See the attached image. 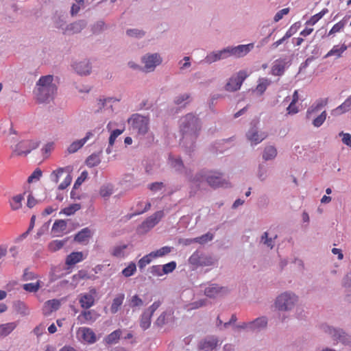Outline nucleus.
Masks as SVG:
<instances>
[{"label":"nucleus","mask_w":351,"mask_h":351,"mask_svg":"<svg viewBox=\"0 0 351 351\" xmlns=\"http://www.w3.org/2000/svg\"><path fill=\"white\" fill-rule=\"evenodd\" d=\"M180 130L182 134V143L193 144L200 130L199 119L192 114H188L180 120Z\"/></svg>","instance_id":"1"},{"label":"nucleus","mask_w":351,"mask_h":351,"mask_svg":"<svg viewBox=\"0 0 351 351\" xmlns=\"http://www.w3.org/2000/svg\"><path fill=\"white\" fill-rule=\"evenodd\" d=\"M53 75L41 77L36 84V96L39 102L44 103L53 99L56 90V86L53 84Z\"/></svg>","instance_id":"2"},{"label":"nucleus","mask_w":351,"mask_h":351,"mask_svg":"<svg viewBox=\"0 0 351 351\" xmlns=\"http://www.w3.org/2000/svg\"><path fill=\"white\" fill-rule=\"evenodd\" d=\"M128 124L130 125L133 132L138 135H145L149 129V118L139 114H133L128 119Z\"/></svg>","instance_id":"3"},{"label":"nucleus","mask_w":351,"mask_h":351,"mask_svg":"<svg viewBox=\"0 0 351 351\" xmlns=\"http://www.w3.org/2000/svg\"><path fill=\"white\" fill-rule=\"evenodd\" d=\"M298 301L295 295L289 293L280 294L276 300L275 306L279 311L291 310Z\"/></svg>","instance_id":"4"},{"label":"nucleus","mask_w":351,"mask_h":351,"mask_svg":"<svg viewBox=\"0 0 351 351\" xmlns=\"http://www.w3.org/2000/svg\"><path fill=\"white\" fill-rule=\"evenodd\" d=\"M196 176V181H201L203 177H205V179L207 183L212 188L216 189L219 187H228L230 186V183L225 179H223L221 177V173L214 171L210 172L208 175H199Z\"/></svg>","instance_id":"5"},{"label":"nucleus","mask_w":351,"mask_h":351,"mask_svg":"<svg viewBox=\"0 0 351 351\" xmlns=\"http://www.w3.org/2000/svg\"><path fill=\"white\" fill-rule=\"evenodd\" d=\"M248 75L247 71L244 70L239 71L235 75L229 79L225 86L226 90L231 92L238 90Z\"/></svg>","instance_id":"6"},{"label":"nucleus","mask_w":351,"mask_h":351,"mask_svg":"<svg viewBox=\"0 0 351 351\" xmlns=\"http://www.w3.org/2000/svg\"><path fill=\"white\" fill-rule=\"evenodd\" d=\"M97 290L91 288L88 293H83L79 295L78 300L80 306L84 309H89L94 306L95 303V296L97 295Z\"/></svg>","instance_id":"7"},{"label":"nucleus","mask_w":351,"mask_h":351,"mask_svg":"<svg viewBox=\"0 0 351 351\" xmlns=\"http://www.w3.org/2000/svg\"><path fill=\"white\" fill-rule=\"evenodd\" d=\"M38 143L37 142L27 140L19 143L15 148L13 149V154L17 156L27 155L31 152L32 150L37 148Z\"/></svg>","instance_id":"8"},{"label":"nucleus","mask_w":351,"mask_h":351,"mask_svg":"<svg viewBox=\"0 0 351 351\" xmlns=\"http://www.w3.org/2000/svg\"><path fill=\"white\" fill-rule=\"evenodd\" d=\"M254 47V44L240 45L237 47H226L228 57L234 56L236 58H241L247 55Z\"/></svg>","instance_id":"9"},{"label":"nucleus","mask_w":351,"mask_h":351,"mask_svg":"<svg viewBox=\"0 0 351 351\" xmlns=\"http://www.w3.org/2000/svg\"><path fill=\"white\" fill-rule=\"evenodd\" d=\"M143 62L145 64L146 71H154L157 65L161 63L162 59L158 53H154L145 56L143 58Z\"/></svg>","instance_id":"10"},{"label":"nucleus","mask_w":351,"mask_h":351,"mask_svg":"<svg viewBox=\"0 0 351 351\" xmlns=\"http://www.w3.org/2000/svg\"><path fill=\"white\" fill-rule=\"evenodd\" d=\"M326 331L328 332L335 341H339L343 344H349L351 343V337L346 334L341 330H337L327 326Z\"/></svg>","instance_id":"11"},{"label":"nucleus","mask_w":351,"mask_h":351,"mask_svg":"<svg viewBox=\"0 0 351 351\" xmlns=\"http://www.w3.org/2000/svg\"><path fill=\"white\" fill-rule=\"evenodd\" d=\"M246 136L252 145H257L266 138L267 134L265 132H258L257 128L253 126L249 130Z\"/></svg>","instance_id":"12"},{"label":"nucleus","mask_w":351,"mask_h":351,"mask_svg":"<svg viewBox=\"0 0 351 351\" xmlns=\"http://www.w3.org/2000/svg\"><path fill=\"white\" fill-rule=\"evenodd\" d=\"M219 345V339L214 336L206 337L200 341L199 348L204 351H211Z\"/></svg>","instance_id":"13"},{"label":"nucleus","mask_w":351,"mask_h":351,"mask_svg":"<svg viewBox=\"0 0 351 351\" xmlns=\"http://www.w3.org/2000/svg\"><path fill=\"white\" fill-rule=\"evenodd\" d=\"M227 289L220 287L217 284H212L207 287L204 290V294L209 298H216L225 294Z\"/></svg>","instance_id":"14"},{"label":"nucleus","mask_w":351,"mask_h":351,"mask_svg":"<svg viewBox=\"0 0 351 351\" xmlns=\"http://www.w3.org/2000/svg\"><path fill=\"white\" fill-rule=\"evenodd\" d=\"M77 333L81 336V338L84 341L88 343H93L97 340L95 333L90 328H80Z\"/></svg>","instance_id":"15"},{"label":"nucleus","mask_w":351,"mask_h":351,"mask_svg":"<svg viewBox=\"0 0 351 351\" xmlns=\"http://www.w3.org/2000/svg\"><path fill=\"white\" fill-rule=\"evenodd\" d=\"M164 213L162 210H159L154 213L152 215L146 219L142 223L143 228L151 229L154 227L163 217Z\"/></svg>","instance_id":"16"},{"label":"nucleus","mask_w":351,"mask_h":351,"mask_svg":"<svg viewBox=\"0 0 351 351\" xmlns=\"http://www.w3.org/2000/svg\"><path fill=\"white\" fill-rule=\"evenodd\" d=\"M228 52L226 48L218 51L211 52L206 56L204 61L208 64H211L221 59H226L228 58Z\"/></svg>","instance_id":"17"},{"label":"nucleus","mask_w":351,"mask_h":351,"mask_svg":"<svg viewBox=\"0 0 351 351\" xmlns=\"http://www.w3.org/2000/svg\"><path fill=\"white\" fill-rule=\"evenodd\" d=\"M97 317L96 312L93 310L85 309L78 315L77 319L81 324L94 322Z\"/></svg>","instance_id":"18"},{"label":"nucleus","mask_w":351,"mask_h":351,"mask_svg":"<svg viewBox=\"0 0 351 351\" xmlns=\"http://www.w3.org/2000/svg\"><path fill=\"white\" fill-rule=\"evenodd\" d=\"M60 306L58 300H50L45 302L43 307V313L45 316L49 315L52 312L57 311Z\"/></svg>","instance_id":"19"},{"label":"nucleus","mask_w":351,"mask_h":351,"mask_svg":"<svg viewBox=\"0 0 351 351\" xmlns=\"http://www.w3.org/2000/svg\"><path fill=\"white\" fill-rule=\"evenodd\" d=\"M348 47L346 44L341 45H334L333 47L325 55L324 58H327L330 56H335L336 58H339L342 54L347 50Z\"/></svg>","instance_id":"20"},{"label":"nucleus","mask_w":351,"mask_h":351,"mask_svg":"<svg viewBox=\"0 0 351 351\" xmlns=\"http://www.w3.org/2000/svg\"><path fill=\"white\" fill-rule=\"evenodd\" d=\"M267 319L265 317H258L250 322V330L258 331L267 326Z\"/></svg>","instance_id":"21"},{"label":"nucleus","mask_w":351,"mask_h":351,"mask_svg":"<svg viewBox=\"0 0 351 351\" xmlns=\"http://www.w3.org/2000/svg\"><path fill=\"white\" fill-rule=\"evenodd\" d=\"M327 104V100L320 99L314 103L306 111V118L310 119L311 116L318 112Z\"/></svg>","instance_id":"22"},{"label":"nucleus","mask_w":351,"mask_h":351,"mask_svg":"<svg viewBox=\"0 0 351 351\" xmlns=\"http://www.w3.org/2000/svg\"><path fill=\"white\" fill-rule=\"evenodd\" d=\"M66 229V222L64 220L59 219L56 220L53 226L51 231L56 237L61 236Z\"/></svg>","instance_id":"23"},{"label":"nucleus","mask_w":351,"mask_h":351,"mask_svg":"<svg viewBox=\"0 0 351 351\" xmlns=\"http://www.w3.org/2000/svg\"><path fill=\"white\" fill-rule=\"evenodd\" d=\"M74 69L80 75H88L90 72L91 66L88 61L84 60L75 63L73 65Z\"/></svg>","instance_id":"24"},{"label":"nucleus","mask_w":351,"mask_h":351,"mask_svg":"<svg viewBox=\"0 0 351 351\" xmlns=\"http://www.w3.org/2000/svg\"><path fill=\"white\" fill-rule=\"evenodd\" d=\"M84 260V255L82 252H72L66 258V265L68 266L74 265Z\"/></svg>","instance_id":"25"},{"label":"nucleus","mask_w":351,"mask_h":351,"mask_svg":"<svg viewBox=\"0 0 351 351\" xmlns=\"http://www.w3.org/2000/svg\"><path fill=\"white\" fill-rule=\"evenodd\" d=\"M125 299V295L123 293H119L113 299L112 303L110 306V312L112 314H115L118 312L120 307L121 306L123 300Z\"/></svg>","instance_id":"26"},{"label":"nucleus","mask_w":351,"mask_h":351,"mask_svg":"<svg viewBox=\"0 0 351 351\" xmlns=\"http://www.w3.org/2000/svg\"><path fill=\"white\" fill-rule=\"evenodd\" d=\"M285 62L282 60H277L274 62L271 68V74L276 76L282 75L285 71Z\"/></svg>","instance_id":"27"},{"label":"nucleus","mask_w":351,"mask_h":351,"mask_svg":"<svg viewBox=\"0 0 351 351\" xmlns=\"http://www.w3.org/2000/svg\"><path fill=\"white\" fill-rule=\"evenodd\" d=\"M152 317L150 313L144 311L140 317V326L145 330L149 328L152 322Z\"/></svg>","instance_id":"28"},{"label":"nucleus","mask_w":351,"mask_h":351,"mask_svg":"<svg viewBox=\"0 0 351 351\" xmlns=\"http://www.w3.org/2000/svg\"><path fill=\"white\" fill-rule=\"evenodd\" d=\"M24 199L23 194H19L12 197L10 200V206L12 210H17L22 207V201Z\"/></svg>","instance_id":"29"},{"label":"nucleus","mask_w":351,"mask_h":351,"mask_svg":"<svg viewBox=\"0 0 351 351\" xmlns=\"http://www.w3.org/2000/svg\"><path fill=\"white\" fill-rule=\"evenodd\" d=\"M351 109V95L345 101L333 110L335 115H339Z\"/></svg>","instance_id":"30"},{"label":"nucleus","mask_w":351,"mask_h":351,"mask_svg":"<svg viewBox=\"0 0 351 351\" xmlns=\"http://www.w3.org/2000/svg\"><path fill=\"white\" fill-rule=\"evenodd\" d=\"M16 322H10L0 324V337H4L11 333L16 327Z\"/></svg>","instance_id":"31"},{"label":"nucleus","mask_w":351,"mask_h":351,"mask_svg":"<svg viewBox=\"0 0 351 351\" xmlns=\"http://www.w3.org/2000/svg\"><path fill=\"white\" fill-rule=\"evenodd\" d=\"M85 26H86V23L84 21H77V22L70 24L66 27V32H70V33H73V34L78 33Z\"/></svg>","instance_id":"32"},{"label":"nucleus","mask_w":351,"mask_h":351,"mask_svg":"<svg viewBox=\"0 0 351 351\" xmlns=\"http://www.w3.org/2000/svg\"><path fill=\"white\" fill-rule=\"evenodd\" d=\"M127 248L126 244L114 246L111 251V255L116 258H124L126 255L125 250Z\"/></svg>","instance_id":"33"},{"label":"nucleus","mask_w":351,"mask_h":351,"mask_svg":"<svg viewBox=\"0 0 351 351\" xmlns=\"http://www.w3.org/2000/svg\"><path fill=\"white\" fill-rule=\"evenodd\" d=\"M91 232L90 230L88 228H85L80 231L75 236V241L79 243H82L88 240V238L90 237Z\"/></svg>","instance_id":"34"},{"label":"nucleus","mask_w":351,"mask_h":351,"mask_svg":"<svg viewBox=\"0 0 351 351\" xmlns=\"http://www.w3.org/2000/svg\"><path fill=\"white\" fill-rule=\"evenodd\" d=\"M121 335V330L120 329L116 330L106 337L105 341L107 344L116 343L120 339Z\"/></svg>","instance_id":"35"},{"label":"nucleus","mask_w":351,"mask_h":351,"mask_svg":"<svg viewBox=\"0 0 351 351\" xmlns=\"http://www.w3.org/2000/svg\"><path fill=\"white\" fill-rule=\"evenodd\" d=\"M42 282L37 280L35 283H27L23 285V289L29 293L37 292L42 286Z\"/></svg>","instance_id":"36"},{"label":"nucleus","mask_w":351,"mask_h":351,"mask_svg":"<svg viewBox=\"0 0 351 351\" xmlns=\"http://www.w3.org/2000/svg\"><path fill=\"white\" fill-rule=\"evenodd\" d=\"M271 84V81L267 78H260L258 81L256 90L260 94H263L267 89V86Z\"/></svg>","instance_id":"37"},{"label":"nucleus","mask_w":351,"mask_h":351,"mask_svg":"<svg viewBox=\"0 0 351 351\" xmlns=\"http://www.w3.org/2000/svg\"><path fill=\"white\" fill-rule=\"evenodd\" d=\"M276 155V149L273 146H269L265 147L263 157L265 160H268L274 158Z\"/></svg>","instance_id":"38"},{"label":"nucleus","mask_w":351,"mask_h":351,"mask_svg":"<svg viewBox=\"0 0 351 351\" xmlns=\"http://www.w3.org/2000/svg\"><path fill=\"white\" fill-rule=\"evenodd\" d=\"M155 258L152 252L142 257L138 262V266L140 269H144Z\"/></svg>","instance_id":"39"},{"label":"nucleus","mask_w":351,"mask_h":351,"mask_svg":"<svg viewBox=\"0 0 351 351\" xmlns=\"http://www.w3.org/2000/svg\"><path fill=\"white\" fill-rule=\"evenodd\" d=\"M347 23V19L343 18L342 20L335 23L331 29L329 31L328 35H331L335 33L340 32L346 26Z\"/></svg>","instance_id":"40"},{"label":"nucleus","mask_w":351,"mask_h":351,"mask_svg":"<svg viewBox=\"0 0 351 351\" xmlns=\"http://www.w3.org/2000/svg\"><path fill=\"white\" fill-rule=\"evenodd\" d=\"M101 162L99 155L97 154H93L89 156L86 160V164L90 167H93L98 165Z\"/></svg>","instance_id":"41"},{"label":"nucleus","mask_w":351,"mask_h":351,"mask_svg":"<svg viewBox=\"0 0 351 351\" xmlns=\"http://www.w3.org/2000/svg\"><path fill=\"white\" fill-rule=\"evenodd\" d=\"M328 12L327 9H324L319 13L312 16L311 19L306 21V25H314L317 23L326 13Z\"/></svg>","instance_id":"42"},{"label":"nucleus","mask_w":351,"mask_h":351,"mask_svg":"<svg viewBox=\"0 0 351 351\" xmlns=\"http://www.w3.org/2000/svg\"><path fill=\"white\" fill-rule=\"evenodd\" d=\"M136 271V265L134 263L131 262L129 263L128 267L122 270V274L123 276L128 278L132 276L135 274Z\"/></svg>","instance_id":"43"},{"label":"nucleus","mask_w":351,"mask_h":351,"mask_svg":"<svg viewBox=\"0 0 351 351\" xmlns=\"http://www.w3.org/2000/svg\"><path fill=\"white\" fill-rule=\"evenodd\" d=\"M171 252V247L169 246H164L156 251L152 252L154 257H162Z\"/></svg>","instance_id":"44"},{"label":"nucleus","mask_w":351,"mask_h":351,"mask_svg":"<svg viewBox=\"0 0 351 351\" xmlns=\"http://www.w3.org/2000/svg\"><path fill=\"white\" fill-rule=\"evenodd\" d=\"M84 143L82 141V139L77 140L73 142L68 147L67 150L69 153L72 154L78 151L81 147H83Z\"/></svg>","instance_id":"45"},{"label":"nucleus","mask_w":351,"mask_h":351,"mask_svg":"<svg viewBox=\"0 0 351 351\" xmlns=\"http://www.w3.org/2000/svg\"><path fill=\"white\" fill-rule=\"evenodd\" d=\"M326 117L327 113L326 111L324 110L319 116L313 119V125L316 128L320 127L326 121Z\"/></svg>","instance_id":"46"},{"label":"nucleus","mask_w":351,"mask_h":351,"mask_svg":"<svg viewBox=\"0 0 351 351\" xmlns=\"http://www.w3.org/2000/svg\"><path fill=\"white\" fill-rule=\"evenodd\" d=\"M81 208V206L79 204H73L70 205L68 207H66L63 209L62 212L66 215H71L74 214L76 211L79 210Z\"/></svg>","instance_id":"47"},{"label":"nucleus","mask_w":351,"mask_h":351,"mask_svg":"<svg viewBox=\"0 0 351 351\" xmlns=\"http://www.w3.org/2000/svg\"><path fill=\"white\" fill-rule=\"evenodd\" d=\"M64 241L55 240V241H51L49 244V249L51 252H56V251L61 249L64 246Z\"/></svg>","instance_id":"48"},{"label":"nucleus","mask_w":351,"mask_h":351,"mask_svg":"<svg viewBox=\"0 0 351 351\" xmlns=\"http://www.w3.org/2000/svg\"><path fill=\"white\" fill-rule=\"evenodd\" d=\"M176 263L175 261L169 262L167 264H165L162 266V272L165 274H168L169 273H171L176 268Z\"/></svg>","instance_id":"49"},{"label":"nucleus","mask_w":351,"mask_h":351,"mask_svg":"<svg viewBox=\"0 0 351 351\" xmlns=\"http://www.w3.org/2000/svg\"><path fill=\"white\" fill-rule=\"evenodd\" d=\"M213 234L208 232V233L202 235L201 237L195 238L194 241L196 243L203 244L209 241L213 240Z\"/></svg>","instance_id":"50"},{"label":"nucleus","mask_w":351,"mask_h":351,"mask_svg":"<svg viewBox=\"0 0 351 351\" xmlns=\"http://www.w3.org/2000/svg\"><path fill=\"white\" fill-rule=\"evenodd\" d=\"M189 261L191 265L200 266V262L202 261V254H199L198 252H195L190 256Z\"/></svg>","instance_id":"51"},{"label":"nucleus","mask_w":351,"mask_h":351,"mask_svg":"<svg viewBox=\"0 0 351 351\" xmlns=\"http://www.w3.org/2000/svg\"><path fill=\"white\" fill-rule=\"evenodd\" d=\"M129 302L132 307L141 306L143 304L142 299L138 295H133Z\"/></svg>","instance_id":"52"},{"label":"nucleus","mask_w":351,"mask_h":351,"mask_svg":"<svg viewBox=\"0 0 351 351\" xmlns=\"http://www.w3.org/2000/svg\"><path fill=\"white\" fill-rule=\"evenodd\" d=\"M123 130L117 129V130H113L111 132L110 136L109 137V146L112 147L114 145L116 138L120 134H121L123 133Z\"/></svg>","instance_id":"53"},{"label":"nucleus","mask_w":351,"mask_h":351,"mask_svg":"<svg viewBox=\"0 0 351 351\" xmlns=\"http://www.w3.org/2000/svg\"><path fill=\"white\" fill-rule=\"evenodd\" d=\"M112 193V188L109 185L103 186L101 187L99 194L103 197H109Z\"/></svg>","instance_id":"54"},{"label":"nucleus","mask_w":351,"mask_h":351,"mask_svg":"<svg viewBox=\"0 0 351 351\" xmlns=\"http://www.w3.org/2000/svg\"><path fill=\"white\" fill-rule=\"evenodd\" d=\"M162 267L160 265H153L150 267V273L154 276H158V277L162 276L164 275V273L162 272Z\"/></svg>","instance_id":"55"},{"label":"nucleus","mask_w":351,"mask_h":351,"mask_svg":"<svg viewBox=\"0 0 351 351\" xmlns=\"http://www.w3.org/2000/svg\"><path fill=\"white\" fill-rule=\"evenodd\" d=\"M261 242H263L265 245L271 249L274 247V241L271 238H268V233L267 232H264V234L262 235Z\"/></svg>","instance_id":"56"},{"label":"nucleus","mask_w":351,"mask_h":351,"mask_svg":"<svg viewBox=\"0 0 351 351\" xmlns=\"http://www.w3.org/2000/svg\"><path fill=\"white\" fill-rule=\"evenodd\" d=\"M88 177V172L86 171H84L81 173L80 176L77 178L76 180L75 184H74V188H77L80 186L82 182L87 178Z\"/></svg>","instance_id":"57"},{"label":"nucleus","mask_w":351,"mask_h":351,"mask_svg":"<svg viewBox=\"0 0 351 351\" xmlns=\"http://www.w3.org/2000/svg\"><path fill=\"white\" fill-rule=\"evenodd\" d=\"M64 171L65 170L64 168H59L56 171H53L52 173V180L55 183H58L59 182L60 176L62 175Z\"/></svg>","instance_id":"58"},{"label":"nucleus","mask_w":351,"mask_h":351,"mask_svg":"<svg viewBox=\"0 0 351 351\" xmlns=\"http://www.w3.org/2000/svg\"><path fill=\"white\" fill-rule=\"evenodd\" d=\"M289 12V8H286L278 11L274 16V20L275 22H278L282 19V17Z\"/></svg>","instance_id":"59"},{"label":"nucleus","mask_w":351,"mask_h":351,"mask_svg":"<svg viewBox=\"0 0 351 351\" xmlns=\"http://www.w3.org/2000/svg\"><path fill=\"white\" fill-rule=\"evenodd\" d=\"M38 278V276L34 274V272H32L29 271L28 269H25L24 271L23 278L24 280H33Z\"/></svg>","instance_id":"60"},{"label":"nucleus","mask_w":351,"mask_h":351,"mask_svg":"<svg viewBox=\"0 0 351 351\" xmlns=\"http://www.w3.org/2000/svg\"><path fill=\"white\" fill-rule=\"evenodd\" d=\"M72 180V177L70 174H67L66 178H64V181L60 183V184L58 186V189L60 190H64L66 188H67Z\"/></svg>","instance_id":"61"},{"label":"nucleus","mask_w":351,"mask_h":351,"mask_svg":"<svg viewBox=\"0 0 351 351\" xmlns=\"http://www.w3.org/2000/svg\"><path fill=\"white\" fill-rule=\"evenodd\" d=\"M214 264V260L210 256H206L202 255V261L200 262V266H209Z\"/></svg>","instance_id":"62"},{"label":"nucleus","mask_w":351,"mask_h":351,"mask_svg":"<svg viewBox=\"0 0 351 351\" xmlns=\"http://www.w3.org/2000/svg\"><path fill=\"white\" fill-rule=\"evenodd\" d=\"M127 34L129 36L141 38L143 36H144L145 34L141 30L134 29H128V30H127Z\"/></svg>","instance_id":"63"},{"label":"nucleus","mask_w":351,"mask_h":351,"mask_svg":"<svg viewBox=\"0 0 351 351\" xmlns=\"http://www.w3.org/2000/svg\"><path fill=\"white\" fill-rule=\"evenodd\" d=\"M340 136H343L342 142L348 147H351V136L350 134L343 133L341 132L339 134Z\"/></svg>","instance_id":"64"}]
</instances>
